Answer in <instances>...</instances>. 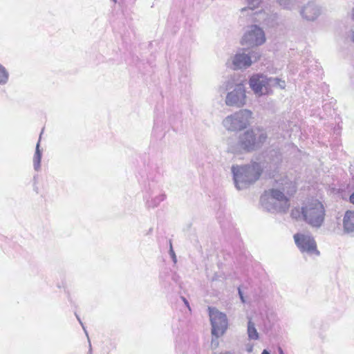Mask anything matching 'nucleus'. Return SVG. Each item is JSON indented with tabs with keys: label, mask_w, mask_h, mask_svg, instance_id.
I'll return each instance as SVG.
<instances>
[{
	"label": "nucleus",
	"mask_w": 354,
	"mask_h": 354,
	"mask_svg": "<svg viewBox=\"0 0 354 354\" xmlns=\"http://www.w3.org/2000/svg\"><path fill=\"white\" fill-rule=\"evenodd\" d=\"M290 214L292 218L303 221L317 229L324 223L326 209L320 201L310 198L304 201L301 207L293 208Z\"/></svg>",
	"instance_id": "f257e3e1"
},
{
	"label": "nucleus",
	"mask_w": 354,
	"mask_h": 354,
	"mask_svg": "<svg viewBox=\"0 0 354 354\" xmlns=\"http://www.w3.org/2000/svg\"><path fill=\"white\" fill-rule=\"evenodd\" d=\"M265 163L262 161L252 160L249 164L234 165L231 167L235 187L241 190L258 180L264 169Z\"/></svg>",
	"instance_id": "f03ea898"
},
{
	"label": "nucleus",
	"mask_w": 354,
	"mask_h": 354,
	"mask_svg": "<svg viewBox=\"0 0 354 354\" xmlns=\"http://www.w3.org/2000/svg\"><path fill=\"white\" fill-rule=\"evenodd\" d=\"M268 140V134L265 129L253 127L241 134L238 145L245 151L250 152L261 149Z\"/></svg>",
	"instance_id": "7ed1b4c3"
},
{
	"label": "nucleus",
	"mask_w": 354,
	"mask_h": 354,
	"mask_svg": "<svg viewBox=\"0 0 354 354\" xmlns=\"http://www.w3.org/2000/svg\"><path fill=\"white\" fill-rule=\"evenodd\" d=\"M276 183L278 187L270 189V191L278 205V211L286 212L290 207V197L296 192V185L286 177Z\"/></svg>",
	"instance_id": "20e7f679"
},
{
	"label": "nucleus",
	"mask_w": 354,
	"mask_h": 354,
	"mask_svg": "<svg viewBox=\"0 0 354 354\" xmlns=\"http://www.w3.org/2000/svg\"><path fill=\"white\" fill-rule=\"evenodd\" d=\"M219 90L227 91L225 100L227 106L241 108L246 104V91L241 82H235L233 79H230L224 82Z\"/></svg>",
	"instance_id": "39448f33"
},
{
	"label": "nucleus",
	"mask_w": 354,
	"mask_h": 354,
	"mask_svg": "<svg viewBox=\"0 0 354 354\" xmlns=\"http://www.w3.org/2000/svg\"><path fill=\"white\" fill-rule=\"evenodd\" d=\"M261 55L258 51L252 50L247 53L245 49H239L236 54L229 59L226 63L227 67L233 70H245L252 63L260 59Z\"/></svg>",
	"instance_id": "423d86ee"
},
{
	"label": "nucleus",
	"mask_w": 354,
	"mask_h": 354,
	"mask_svg": "<svg viewBox=\"0 0 354 354\" xmlns=\"http://www.w3.org/2000/svg\"><path fill=\"white\" fill-rule=\"evenodd\" d=\"M252 113L248 109H241L227 116L223 120V127L230 131H237L245 129L250 123Z\"/></svg>",
	"instance_id": "0eeeda50"
},
{
	"label": "nucleus",
	"mask_w": 354,
	"mask_h": 354,
	"mask_svg": "<svg viewBox=\"0 0 354 354\" xmlns=\"http://www.w3.org/2000/svg\"><path fill=\"white\" fill-rule=\"evenodd\" d=\"M209 316L212 326V334L216 339L222 336L227 329V315L215 308H208Z\"/></svg>",
	"instance_id": "6e6552de"
},
{
	"label": "nucleus",
	"mask_w": 354,
	"mask_h": 354,
	"mask_svg": "<svg viewBox=\"0 0 354 354\" xmlns=\"http://www.w3.org/2000/svg\"><path fill=\"white\" fill-rule=\"evenodd\" d=\"M249 85L254 94L258 96L271 93V77L263 74H254L249 80Z\"/></svg>",
	"instance_id": "1a4fd4ad"
},
{
	"label": "nucleus",
	"mask_w": 354,
	"mask_h": 354,
	"mask_svg": "<svg viewBox=\"0 0 354 354\" xmlns=\"http://www.w3.org/2000/svg\"><path fill=\"white\" fill-rule=\"evenodd\" d=\"M295 244L303 253L309 255L319 254V252L317 249V244L314 238L306 233H297L294 235Z\"/></svg>",
	"instance_id": "9d476101"
},
{
	"label": "nucleus",
	"mask_w": 354,
	"mask_h": 354,
	"mask_svg": "<svg viewBox=\"0 0 354 354\" xmlns=\"http://www.w3.org/2000/svg\"><path fill=\"white\" fill-rule=\"evenodd\" d=\"M265 41L264 32L257 25L249 26L241 39V44L249 46L261 45Z\"/></svg>",
	"instance_id": "9b49d317"
},
{
	"label": "nucleus",
	"mask_w": 354,
	"mask_h": 354,
	"mask_svg": "<svg viewBox=\"0 0 354 354\" xmlns=\"http://www.w3.org/2000/svg\"><path fill=\"white\" fill-rule=\"evenodd\" d=\"M320 6L314 1H310L300 10L301 17L307 21H315L321 15Z\"/></svg>",
	"instance_id": "f8f14e48"
},
{
	"label": "nucleus",
	"mask_w": 354,
	"mask_h": 354,
	"mask_svg": "<svg viewBox=\"0 0 354 354\" xmlns=\"http://www.w3.org/2000/svg\"><path fill=\"white\" fill-rule=\"evenodd\" d=\"M260 201L262 207L267 211L273 213L279 212V211H278V205L274 197L272 195L270 189L264 192L261 196Z\"/></svg>",
	"instance_id": "ddd939ff"
},
{
	"label": "nucleus",
	"mask_w": 354,
	"mask_h": 354,
	"mask_svg": "<svg viewBox=\"0 0 354 354\" xmlns=\"http://www.w3.org/2000/svg\"><path fill=\"white\" fill-rule=\"evenodd\" d=\"M343 228L346 233L354 232V211H346L343 218Z\"/></svg>",
	"instance_id": "4468645a"
},
{
	"label": "nucleus",
	"mask_w": 354,
	"mask_h": 354,
	"mask_svg": "<svg viewBox=\"0 0 354 354\" xmlns=\"http://www.w3.org/2000/svg\"><path fill=\"white\" fill-rule=\"evenodd\" d=\"M165 198L166 196L164 193H158L157 194L151 193L147 198L146 203L149 208H155L165 201Z\"/></svg>",
	"instance_id": "2eb2a0df"
},
{
	"label": "nucleus",
	"mask_w": 354,
	"mask_h": 354,
	"mask_svg": "<svg viewBox=\"0 0 354 354\" xmlns=\"http://www.w3.org/2000/svg\"><path fill=\"white\" fill-rule=\"evenodd\" d=\"M41 134H40L39 139L36 145L35 152L33 156V167L35 171H38L41 168V151L40 150V140Z\"/></svg>",
	"instance_id": "dca6fc26"
},
{
	"label": "nucleus",
	"mask_w": 354,
	"mask_h": 354,
	"mask_svg": "<svg viewBox=\"0 0 354 354\" xmlns=\"http://www.w3.org/2000/svg\"><path fill=\"white\" fill-rule=\"evenodd\" d=\"M247 334L249 340H258L259 339V333L251 318H248Z\"/></svg>",
	"instance_id": "f3484780"
},
{
	"label": "nucleus",
	"mask_w": 354,
	"mask_h": 354,
	"mask_svg": "<svg viewBox=\"0 0 354 354\" xmlns=\"http://www.w3.org/2000/svg\"><path fill=\"white\" fill-rule=\"evenodd\" d=\"M302 0H277L278 3L284 9L292 10L297 7Z\"/></svg>",
	"instance_id": "a211bd4d"
},
{
	"label": "nucleus",
	"mask_w": 354,
	"mask_h": 354,
	"mask_svg": "<svg viewBox=\"0 0 354 354\" xmlns=\"http://www.w3.org/2000/svg\"><path fill=\"white\" fill-rule=\"evenodd\" d=\"M9 72L7 68L0 63V85H5L9 80Z\"/></svg>",
	"instance_id": "6ab92c4d"
},
{
	"label": "nucleus",
	"mask_w": 354,
	"mask_h": 354,
	"mask_svg": "<svg viewBox=\"0 0 354 354\" xmlns=\"http://www.w3.org/2000/svg\"><path fill=\"white\" fill-rule=\"evenodd\" d=\"M286 86V82L277 77H271V93L273 88L284 89Z\"/></svg>",
	"instance_id": "aec40b11"
},
{
	"label": "nucleus",
	"mask_w": 354,
	"mask_h": 354,
	"mask_svg": "<svg viewBox=\"0 0 354 354\" xmlns=\"http://www.w3.org/2000/svg\"><path fill=\"white\" fill-rule=\"evenodd\" d=\"M248 3V7L243 8L241 10V13H243L249 10H253L258 8L261 3V0H246Z\"/></svg>",
	"instance_id": "412c9836"
},
{
	"label": "nucleus",
	"mask_w": 354,
	"mask_h": 354,
	"mask_svg": "<svg viewBox=\"0 0 354 354\" xmlns=\"http://www.w3.org/2000/svg\"><path fill=\"white\" fill-rule=\"evenodd\" d=\"M169 254H170L174 263H176L177 262V258H176V254L172 248L171 243H170Z\"/></svg>",
	"instance_id": "4be33fe9"
},
{
	"label": "nucleus",
	"mask_w": 354,
	"mask_h": 354,
	"mask_svg": "<svg viewBox=\"0 0 354 354\" xmlns=\"http://www.w3.org/2000/svg\"><path fill=\"white\" fill-rule=\"evenodd\" d=\"M77 319H78V320H79V322H80V324L82 326L83 329H84V332H85V333H86V336H87V337L88 338V333H87L86 330L85 329L84 326H83L82 322H81V320L80 319V318H78V317H77Z\"/></svg>",
	"instance_id": "5701e85b"
},
{
	"label": "nucleus",
	"mask_w": 354,
	"mask_h": 354,
	"mask_svg": "<svg viewBox=\"0 0 354 354\" xmlns=\"http://www.w3.org/2000/svg\"><path fill=\"white\" fill-rule=\"evenodd\" d=\"M182 299H183L184 304L189 308V305L188 301L185 297H182Z\"/></svg>",
	"instance_id": "b1692460"
},
{
	"label": "nucleus",
	"mask_w": 354,
	"mask_h": 354,
	"mask_svg": "<svg viewBox=\"0 0 354 354\" xmlns=\"http://www.w3.org/2000/svg\"><path fill=\"white\" fill-rule=\"evenodd\" d=\"M350 202L354 204V192L350 196Z\"/></svg>",
	"instance_id": "393cba45"
},
{
	"label": "nucleus",
	"mask_w": 354,
	"mask_h": 354,
	"mask_svg": "<svg viewBox=\"0 0 354 354\" xmlns=\"http://www.w3.org/2000/svg\"><path fill=\"white\" fill-rule=\"evenodd\" d=\"M351 38L353 42L354 43V28L351 30Z\"/></svg>",
	"instance_id": "a878e982"
},
{
	"label": "nucleus",
	"mask_w": 354,
	"mask_h": 354,
	"mask_svg": "<svg viewBox=\"0 0 354 354\" xmlns=\"http://www.w3.org/2000/svg\"><path fill=\"white\" fill-rule=\"evenodd\" d=\"M253 350V346L252 345L247 346V351L248 353L252 352Z\"/></svg>",
	"instance_id": "bb28decb"
},
{
	"label": "nucleus",
	"mask_w": 354,
	"mask_h": 354,
	"mask_svg": "<svg viewBox=\"0 0 354 354\" xmlns=\"http://www.w3.org/2000/svg\"><path fill=\"white\" fill-rule=\"evenodd\" d=\"M239 295H240V297H241V301H242L243 302H244L245 301H244V299H243V296L242 292H241V290H240V289H239Z\"/></svg>",
	"instance_id": "cd10ccee"
},
{
	"label": "nucleus",
	"mask_w": 354,
	"mask_h": 354,
	"mask_svg": "<svg viewBox=\"0 0 354 354\" xmlns=\"http://www.w3.org/2000/svg\"><path fill=\"white\" fill-rule=\"evenodd\" d=\"M239 295H240V297H241V301H242L243 302H244L245 301H244V299H243V296L242 292H241V290H240V289H239Z\"/></svg>",
	"instance_id": "c85d7f7f"
},
{
	"label": "nucleus",
	"mask_w": 354,
	"mask_h": 354,
	"mask_svg": "<svg viewBox=\"0 0 354 354\" xmlns=\"http://www.w3.org/2000/svg\"><path fill=\"white\" fill-rule=\"evenodd\" d=\"M278 351H279V354H284L283 351L280 347L279 348Z\"/></svg>",
	"instance_id": "c756f323"
},
{
	"label": "nucleus",
	"mask_w": 354,
	"mask_h": 354,
	"mask_svg": "<svg viewBox=\"0 0 354 354\" xmlns=\"http://www.w3.org/2000/svg\"><path fill=\"white\" fill-rule=\"evenodd\" d=\"M261 354H270L267 350H263L261 353Z\"/></svg>",
	"instance_id": "7c9ffc66"
},
{
	"label": "nucleus",
	"mask_w": 354,
	"mask_h": 354,
	"mask_svg": "<svg viewBox=\"0 0 354 354\" xmlns=\"http://www.w3.org/2000/svg\"><path fill=\"white\" fill-rule=\"evenodd\" d=\"M352 19L354 20V8L352 10Z\"/></svg>",
	"instance_id": "2f4dec72"
},
{
	"label": "nucleus",
	"mask_w": 354,
	"mask_h": 354,
	"mask_svg": "<svg viewBox=\"0 0 354 354\" xmlns=\"http://www.w3.org/2000/svg\"><path fill=\"white\" fill-rule=\"evenodd\" d=\"M113 1L114 3H116V2H117V0H113Z\"/></svg>",
	"instance_id": "473e14b6"
}]
</instances>
